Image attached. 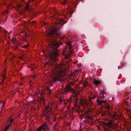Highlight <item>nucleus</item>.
<instances>
[{"label": "nucleus", "instance_id": "5fc2aeb1", "mask_svg": "<svg viewBox=\"0 0 131 131\" xmlns=\"http://www.w3.org/2000/svg\"><path fill=\"white\" fill-rule=\"evenodd\" d=\"M47 42H48V41H47Z\"/></svg>", "mask_w": 131, "mask_h": 131}, {"label": "nucleus", "instance_id": "0eeeda50", "mask_svg": "<svg viewBox=\"0 0 131 131\" xmlns=\"http://www.w3.org/2000/svg\"><path fill=\"white\" fill-rule=\"evenodd\" d=\"M72 89L71 88V86L69 85H67L66 87V90L64 91L63 93L64 94H67L69 91H72Z\"/></svg>", "mask_w": 131, "mask_h": 131}, {"label": "nucleus", "instance_id": "72a5a7b5", "mask_svg": "<svg viewBox=\"0 0 131 131\" xmlns=\"http://www.w3.org/2000/svg\"><path fill=\"white\" fill-rule=\"evenodd\" d=\"M30 2V0H28L27 2V3L26 4H27V5L28 4H29Z\"/></svg>", "mask_w": 131, "mask_h": 131}, {"label": "nucleus", "instance_id": "a211bd4d", "mask_svg": "<svg viewBox=\"0 0 131 131\" xmlns=\"http://www.w3.org/2000/svg\"><path fill=\"white\" fill-rule=\"evenodd\" d=\"M112 124L110 122H109L107 123L108 127L110 128H112Z\"/></svg>", "mask_w": 131, "mask_h": 131}, {"label": "nucleus", "instance_id": "aec40b11", "mask_svg": "<svg viewBox=\"0 0 131 131\" xmlns=\"http://www.w3.org/2000/svg\"><path fill=\"white\" fill-rule=\"evenodd\" d=\"M83 85L84 87H85L86 86L88 85V83L86 82H84L83 83Z\"/></svg>", "mask_w": 131, "mask_h": 131}, {"label": "nucleus", "instance_id": "6e6552de", "mask_svg": "<svg viewBox=\"0 0 131 131\" xmlns=\"http://www.w3.org/2000/svg\"><path fill=\"white\" fill-rule=\"evenodd\" d=\"M64 19L63 18H62V19L59 18L57 20V23L58 24H61L62 25H63L67 22V21L64 22Z\"/></svg>", "mask_w": 131, "mask_h": 131}, {"label": "nucleus", "instance_id": "a878e982", "mask_svg": "<svg viewBox=\"0 0 131 131\" xmlns=\"http://www.w3.org/2000/svg\"><path fill=\"white\" fill-rule=\"evenodd\" d=\"M114 97H111L109 98V100L110 101H114Z\"/></svg>", "mask_w": 131, "mask_h": 131}, {"label": "nucleus", "instance_id": "412c9836", "mask_svg": "<svg viewBox=\"0 0 131 131\" xmlns=\"http://www.w3.org/2000/svg\"><path fill=\"white\" fill-rule=\"evenodd\" d=\"M12 42L13 43H15L16 41V39L15 38H13L12 39Z\"/></svg>", "mask_w": 131, "mask_h": 131}, {"label": "nucleus", "instance_id": "a19ab883", "mask_svg": "<svg viewBox=\"0 0 131 131\" xmlns=\"http://www.w3.org/2000/svg\"><path fill=\"white\" fill-rule=\"evenodd\" d=\"M47 34L48 36H49V32H47Z\"/></svg>", "mask_w": 131, "mask_h": 131}, {"label": "nucleus", "instance_id": "6e6d98bb", "mask_svg": "<svg viewBox=\"0 0 131 131\" xmlns=\"http://www.w3.org/2000/svg\"><path fill=\"white\" fill-rule=\"evenodd\" d=\"M19 46H20V47H21V45H19Z\"/></svg>", "mask_w": 131, "mask_h": 131}, {"label": "nucleus", "instance_id": "f8f14e48", "mask_svg": "<svg viewBox=\"0 0 131 131\" xmlns=\"http://www.w3.org/2000/svg\"><path fill=\"white\" fill-rule=\"evenodd\" d=\"M97 102L98 104L99 105H102L103 104H104L106 103V101L102 100L100 101L98 99L97 100Z\"/></svg>", "mask_w": 131, "mask_h": 131}, {"label": "nucleus", "instance_id": "c85d7f7f", "mask_svg": "<svg viewBox=\"0 0 131 131\" xmlns=\"http://www.w3.org/2000/svg\"><path fill=\"white\" fill-rule=\"evenodd\" d=\"M112 118L113 119V120L114 121V120H116V117H115V115H113V116L112 117Z\"/></svg>", "mask_w": 131, "mask_h": 131}, {"label": "nucleus", "instance_id": "79ce46f5", "mask_svg": "<svg viewBox=\"0 0 131 131\" xmlns=\"http://www.w3.org/2000/svg\"><path fill=\"white\" fill-rule=\"evenodd\" d=\"M75 93V96H76L77 95H78V94L77 93Z\"/></svg>", "mask_w": 131, "mask_h": 131}, {"label": "nucleus", "instance_id": "58836bf2", "mask_svg": "<svg viewBox=\"0 0 131 131\" xmlns=\"http://www.w3.org/2000/svg\"><path fill=\"white\" fill-rule=\"evenodd\" d=\"M47 15V13H46H46H45L44 14V17H45V16H46Z\"/></svg>", "mask_w": 131, "mask_h": 131}, {"label": "nucleus", "instance_id": "e433bc0d", "mask_svg": "<svg viewBox=\"0 0 131 131\" xmlns=\"http://www.w3.org/2000/svg\"><path fill=\"white\" fill-rule=\"evenodd\" d=\"M49 63V61H48L46 62V63L45 64V65H48Z\"/></svg>", "mask_w": 131, "mask_h": 131}, {"label": "nucleus", "instance_id": "b1692460", "mask_svg": "<svg viewBox=\"0 0 131 131\" xmlns=\"http://www.w3.org/2000/svg\"><path fill=\"white\" fill-rule=\"evenodd\" d=\"M29 46L28 43H27L26 45H24V46H22L21 47V48H26L28 47Z\"/></svg>", "mask_w": 131, "mask_h": 131}, {"label": "nucleus", "instance_id": "dca6fc26", "mask_svg": "<svg viewBox=\"0 0 131 131\" xmlns=\"http://www.w3.org/2000/svg\"><path fill=\"white\" fill-rule=\"evenodd\" d=\"M95 96H94L93 97H92V98L91 97H89V99H88V100L90 102L89 103V104H91V105L92 104V101H91V100L92 99H94V98H95Z\"/></svg>", "mask_w": 131, "mask_h": 131}, {"label": "nucleus", "instance_id": "f704fd0d", "mask_svg": "<svg viewBox=\"0 0 131 131\" xmlns=\"http://www.w3.org/2000/svg\"><path fill=\"white\" fill-rule=\"evenodd\" d=\"M85 122L86 124L88 123V124H91L89 122L87 121H85Z\"/></svg>", "mask_w": 131, "mask_h": 131}, {"label": "nucleus", "instance_id": "4be33fe9", "mask_svg": "<svg viewBox=\"0 0 131 131\" xmlns=\"http://www.w3.org/2000/svg\"><path fill=\"white\" fill-rule=\"evenodd\" d=\"M42 129V126L41 125L37 129V130L38 131H42L41 129Z\"/></svg>", "mask_w": 131, "mask_h": 131}, {"label": "nucleus", "instance_id": "bf43d9fd", "mask_svg": "<svg viewBox=\"0 0 131 131\" xmlns=\"http://www.w3.org/2000/svg\"><path fill=\"white\" fill-rule=\"evenodd\" d=\"M49 81H50V80H49Z\"/></svg>", "mask_w": 131, "mask_h": 131}, {"label": "nucleus", "instance_id": "c03bdc74", "mask_svg": "<svg viewBox=\"0 0 131 131\" xmlns=\"http://www.w3.org/2000/svg\"><path fill=\"white\" fill-rule=\"evenodd\" d=\"M68 11H69V13H70L71 12V10H70V11H69V10H68Z\"/></svg>", "mask_w": 131, "mask_h": 131}, {"label": "nucleus", "instance_id": "4468645a", "mask_svg": "<svg viewBox=\"0 0 131 131\" xmlns=\"http://www.w3.org/2000/svg\"><path fill=\"white\" fill-rule=\"evenodd\" d=\"M29 79L31 78L33 79H34L36 78V75H29Z\"/></svg>", "mask_w": 131, "mask_h": 131}, {"label": "nucleus", "instance_id": "1a4fd4ad", "mask_svg": "<svg viewBox=\"0 0 131 131\" xmlns=\"http://www.w3.org/2000/svg\"><path fill=\"white\" fill-rule=\"evenodd\" d=\"M41 126H42V129L44 131H46L48 130V125L46 122H45Z\"/></svg>", "mask_w": 131, "mask_h": 131}, {"label": "nucleus", "instance_id": "6ab92c4d", "mask_svg": "<svg viewBox=\"0 0 131 131\" xmlns=\"http://www.w3.org/2000/svg\"><path fill=\"white\" fill-rule=\"evenodd\" d=\"M25 6H26L25 7V9L26 11H27L28 9L29 6L27 5V4H25Z\"/></svg>", "mask_w": 131, "mask_h": 131}, {"label": "nucleus", "instance_id": "423d86ee", "mask_svg": "<svg viewBox=\"0 0 131 131\" xmlns=\"http://www.w3.org/2000/svg\"><path fill=\"white\" fill-rule=\"evenodd\" d=\"M50 103L51 104V107L50 106V113L52 111V109L53 108H57V103L55 101L52 102L51 101V102H50Z\"/></svg>", "mask_w": 131, "mask_h": 131}, {"label": "nucleus", "instance_id": "7ed1b4c3", "mask_svg": "<svg viewBox=\"0 0 131 131\" xmlns=\"http://www.w3.org/2000/svg\"><path fill=\"white\" fill-rule=\"evenodd\" d=\"M73 42L71 41H69L67 43L68 45L69 46V50L68 52L67 51V54H64V58L66 59H68L70 57V55L72 54V43ZM68 51V50H67Z\"/></svg>", "mask_w": 131, "mask_h": 131}, {"label": "nucleus", "instance_id": "2f4dec72", "mask_svg": "<svg viewBox=\"0 0 131 131\" xmlns=\"http://www.w3.org/2000/svg\"><path fill=\"white\" fill-rule=\"evenodd\" d=\"M12 124H9L7 126L9 127V128H10L12 125Z\"/></svg>", "mask_w": 131, "mask_h": 131}, {"label": "nucleus", "instance_id": "ea45409f", "mask_svg": "<svg viewBox=\"0 0 131 131\" xmlns=\"http://www.w3.org/2000/svg\"><path fill=\"white\" fill-rule=\"evenodd\" d=\"M20 5H21V4L18 5H17V6L18 7H20Z\"/></svg>", "mask_w": 131, "mask_h": 131}, {"label": "nucleus", "instance_id": "9b49d317", "mask_svg": "<svg viewBox=\"0 0 131 131\" xmlns=\"http://www.w3.org/2000/svg\"><path fill=\"white\" fill-rule=\"evenodd\" d=\"M93 83L96 86H97L101 83V82L100 81L94 79L93 81Z\"/></svg>", "mask_w": 131, "mask_h": 131}, {"label": "nucleus", "instance_id": "c756f323", "mask_svg": "<svg viewBox=\"0 0 131 131\" xmlns=\"http://www.w3.org/2000/svg\"><path fill=\"white\" fill-rule=\"evenodd\" d=\"M67 0H65L61 2V4H62L63 5H64V4L66 3Z\"/></svg>", "mask_w": 131, "mask_h": 131}, {"label": "nucleus", "instance_id": "393cba45", "mask_svg": "<svg viewBox=\"0 0 131 131\" xmlns=\"http://www.w3.org/2000/svg\"><path fill=\"white\" fill-rule=\"evenodd\" d=\"M9 119L10 120V123H12L13 122V121L14 120V119H13L12 118L9 117Z\"/></svg>", "mask_w": 131, "mask_h": 131}, {"label": "nucleus", "instance_id": "864d4df0", "mask_svg": "<svg viewBox=\"0 0 131 131\" xmlns=\"http://www.w3.org/2000/svg\"><path fill=\"white\" fill-rule=\"evenodd\" d=\"M50 9H49L50 11Z\"/></svg>", "mask_w": 131, "mask_h": 131}, {"label": "nucleus", "instance_id": "2eb2a0df", "mask_svg": "<svg viewBox=\"0 0 131 131\" xmlns=\"http://www.w3.org/2000/svg\"><path fill=\"white\" fill-rule=\"evenodd\" d=\"M29 23L30 24H31L33 25L35 27L37 26L36 22L35 21H31Z\"/></svg>", "mask_w": 131, "mask_h": 131}, {"label": "nucleus", "instance_id": "de8ad7c7", "mask_svg": "<svg viewBox=\"0 0 131 131\" xmlns=\"http://www.w3.org/2000/svg\"><path fill=\"white\" fill-rule=\"evenodd\" d=\"M18 47H16V48H15V49H17V48Z\"/></svg>", "mask_w": 131, "mask_h": 131}, {"label": "nucleus", "instance_id": "f03ea898", "mask_svg": "<svg viewBox=\"0 0 131 131\" xmlns=\"http://www.w3.org/2000/svg\"><path fill=\"white\" fill-rule=\"evenodd\" d=\"M49 82L48 81V83H46L45 84V86H47V87L44 89H43V90H42V89H41V91H39L38 92H37V95H38L39 94L42 97H40L41 99V100L42 101L43 100H44V98L43 97V95L45 94V92H49V84H48L49 83Z\"/></svg>", "mask_w": 131, "mask_h": 131}, {"label": "nucleus", "instance_id": "4c0bfd02", "mask_svg": "<svg viewBox=\"0 0 131 131\" xmlns=\"http://www.w3.org/2000/svg\"><path fill=\"white\" fill-rule=\"evenodd\" d=\"M49 93H50V94H51V90H50V92H49Z\"/></svg>", "mask_w": 131, "mask_h": 131}, {"label": "nucleus", "instance_id": "a18cd8bd", "mask_svg": "<svg viewBox=\"0 0 131 131\" xmlns=\"http://www.w3.org/2000/svg\"><path fill=\"white\" fill-rule=\"evenodd\" d=\"M32 82V81H29V83H31Z\"/></svg>", "mask_w": 131, "mask_h": 131}, {"label": "nucleus", "instance_id": "bb28decb", "mask_svg": "<svg viewBox=\"0 0 131 131\" xmlns=\"http://www.w3.org/2000/svg\"><path fill=\"white\" fill-rule=\"evenodd\" d=\"M3 79L2 80V81L1 82V83H0V84H3L4 83V80L5 79V78H4V77H5V76L4 75H3Z\"/></svg>", "mask_w": 131, "mask_h": 131}, {"label": "nucleus", "instance_id": "5701e85b", "mask_svg": "<svg viewBox=\"0 0 131 131\" xmlns=\"http://www.w3.org/2000/svg\"><path fill=\"white\" fill-rule=\"evenodd\" d=\"M25 36L23 38V40L25 41L26 40V38L27 37V34L25 32Z\"/></svg>", "mask_w": 131, "mask_h": 131}, {"label": "nucleus", "instance_id": "f3484780", "mask_svg": "<svg viewBox=\"0 0 131 131\" xmlns=\"http://www.w3.org/2000/svg\"><path fill=\"white\" fill-rule=\"evenodd\" d=\"M85 117L87 119H92V118L88 114H86V115L85 116Z\"/></svg>", "mask_w": 131, "mask_h": 131}, {"label": "nucleus", "instance_id": "9d476101", "mask_svg": "<svg viewBox=\"0 0 131 131\" xmlns=\"http://www.w3.org/2000/svg\"><path fill=\"white\" fill-rule=\"evenodd\" d=\"M77 102H80V103L81 105H84L85 104L88 105L89 103L87 101H85L84 100H83L82 99H81L80 100H78L77 99Z\"/></svg>", "mask_w": 131, "mask_h": 131}, {"label": "nucleus", "instance_id": "8fccbe9b", "mask_svg": "<svg viewBox=\"0 0 131 131\" xmlns=\"http://www.w3.org/2000/svg\"><path fill=\"white\" fill-rule=\"evenodd\" d=\"M102 93L103 94L104 93V91H103V92Z\"/></svg>", "mask_w": 131, "mask_h": 131}, {"label": "nucleus", "instance_id": "39448f33", "mask_svg": "<svg viewBox=\"0 0 131 131\" xmlns=\"http://www.w3.org/2000/svg\"><path fill=\"white\" fill-rule=\"evenodd\" d=\"M62 75L61 73H54V75L52 77H51L50 75V78H51L55 82L60 81L61 79L62 78Z\"/></svg>", "mask_w": 131, "mask_h": 131}, {"label": "nucleus", "instance_id": "ddd939ff", "mask_svg": "<svg viewBox=\"0 0 131 131\" xmlns=\"http://www.w3.org/2000/svg\"><path fill=\"white\" fill-rule=\"evenodd\" d=\"M5 104V102L3 101H0V106H1L2 108H3Z\"/></svg>", "mask_w": 131, "mask_h": 131}, {"label": "nucleus", "instance_id": "4d7b16f0", "mask_svg": "<svg viewBox=\"0 0 131 131\" xmlns=\"http://www.w3.org/2000/svg\"><path fill=\"white\" fill-rule=\"evenodd\" d=\"M28 131H31L30 130H28Z\"/></svg>", "mask_w": 131, "mask_h": 131}, {"label": "nucleus", "instance_id": "20e7f679", "mask_svg": "<svg viewBox=\"0 0 131 131\" xmlns=\"http://www.w3.org/2000/svg\"><path fill=\"white\" fill-rule=\"evenodd\" d=\"M49 105H48L45 107V108L44 110L42 113L41 116L42 117H45L46 119H48L49 118Z\"/></svg>", "mask_w": 131, "mask_h": 131}, {"label": "nucleus", "instance_id": "49530a36", "mask_svg": "<svg viewBox=\"0 0 131 131\" xmlns=\"http://www.w3.org/2000/svg\"><path fill=\"white\" fill-rule=\"evenodd\" d=\"M74 38H76V37L74 35Z\"/></svg>", "mask_w": 131, "mask_h": 131}, {"label": "nucleus", "instance_id": "37998d69", "mask_svg": "<svg viewBox=\"0 0 131 131\" xmlns=\"http://www.w3.org/2000/svg\"><path fill=\"white\" fill-rule=\"evenodd\" d=\"M56 118H53V121H56Z\"/></svg>", "mask_w": 131, "mask_h": 131}, {"label": "nucleus", "instance_id": "3c124183", "mask_svg": "<svg viewBox=\"0 0 131 131\" xmlns=\"http://www.w3.org/2000/svg\"><path fill=\"white\" fill-rule=\"evenodd\" d=\"M49 46V44H48V46Z\"/></svg>", "mask_w": 131, "mask_h": 131}, {"label": "nucleus", "instance_id": "f257e3e1", "mask_svg": "<svg viewBox=\"0 0 131 131\" xmlns=\"http://www.w3.org/2000/svg\"><path fill=\"white\" fill-rule=\"evenodd\" d=\"M60 34L59 28L54 27L52 30L50 28V66L51 61L54 62L57 60L58 53L56 51L62 43L58 42L56 38L58 37Z\"/></svg>", "mask_w": 131, "mask_h": 131}, {"label": "nucleus", "instance_id": "c9c22d12", "mask_svg": "<svg viewBox=\"0 0 131 131\" xmlns=\"http://www.w3.org/2000/svg\"><path fill=\"white\" fill-rule=\"evenodd\" d=\"M54 126L55 127H56L57 128H58L59 127V126H58V125L57 124L55 125H54Z\"/></svg>", "mask_w": 131, "mask_h": 131}, {"label": "nucleus", "instance_id": "09e8293b", "mask_svg": "<svg viewBox=\"0 0 131 131\" xmlns=\"http://www.w3.org/2000/svg\"><path fill=\"white\" fill-rule=\"evenodd\" d=\"M43 24H44V25H45V23L44 22H43Z\"/></svg>", "mask_w": 131, "mask_h": 131}, {"label": "nucleus", "instance_id": "473e14b6", "mask_svg": "<svg viewBox=\"0 0 131 131\" xmlns=\"http://www.w3.org/2000/svg\"><path fill=\"white\" fill-rule=\"evenodd\" d=\"M28 76H25L24 77V78H23V79H24L25 80H27L26 79H25L26 78H28Z\"/></svg>", "mask_w": 131, "mask_h": 131}, {"label": "nucleus", "instance_id": "13d9d810", "mask_svg": "<svg viewBox=\"0 0 131 131\" xmlns=\"http://www.w3.org/2000/svg\"><path fill=\"white\" fill-rule=\"evenodd\" d=\"M49 56V55H48V56Z\"/></svg>", "mask_w": 131, "mask_h": 131}, {"label": "nucleus", "instance_id": "603ef678", "mask_svg": "<svg viewBox=\"0 0 131 131\" xmlns=\"http://www.w3.org/2000/svg\"><path fill=\"white\" fill-rule=\"evenodd\" d=\"M31 0V1H34V0Z\"/></svg>", "mask_w": 131, "mask_h": 131}, {"label": "nucleus", "instance_id": "cd10ccee", "mask_svg": "<svg viewBox=\"0 0 131 131\" xmlns=\"http://www.w3.org/2000/svg\"><path fill=\"white\" fill-rule=\"evenodd\" d=\"M9 127L7 126L4 127L3 130V131H6V130L8 129Z\"/></svg>", "mask_w": 131, "mask_h": 131}, {"label": "nucleus", "instance_id": "7c9ffc66", "mask_svg": "<svg viewBox=\"0 0 131 131\" xmlns=\"http://www.w3.org/2000/svg\"><path fill=\"white\" fill-rule=\"evenodd\" d=\"M19 59L20 60H22L23 59V56H20L19 57Z\"/></svg>", "mask_w": 131, "mask_h": 131}]
</instances>
